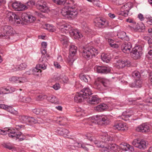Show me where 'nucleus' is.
Here are the masks:
<instances>
[{"label":"nucleus","mask_w":152,"mask_h":152,"mask_svg":"<svg viewBox=\"0 0 152 152\" xmlns=\"http://www.w3.org/2000/svg\"><path fill=\"white\" fill-rule=\"evenodd\" d=\"M110 144V145H109L107 147L108 149H110L111 150H113L114 151H115L117 149V146L115 144H111V143L109 144Z\"/></svg>","instance_id":"obj_51"},{"label":"nucleus","mask_w":152,"mask_h":152,"mask_svg":"<svg viewBox=\"0 0 152 152\" xmlns=\"http://www.w3.org/2000/svg\"><path fill=\"white\" fill-rule=\"evenodd\" d=\"M3 147L9 150H11L13 148V146L10 143H4L3 144Z\"/></svg>","instance_id":"obj_58"},{"label":"nucleus","mask_w":152,"mask_h":152,"mask_svg":"<svg viewBox=\"0 0 152 152\" xmlns=\"http://www.w3.org/2000/svg\"><path fill=\"white\" fill-rule=\"evenodd\" d=\"M132 48V44L130 42H125L121 46V49L122 51L126 53H129L131 52Z\"/></svg>","instance_id":"obj_14"},{"label":"nucleus","mask_w":152,"mask_h":152,"mask_svg":"<svg viewBox=\"0 0 152 152\" xmlns=\"http://www.w3.org/2000/svg\"><path fill=\"white\" fill-rule=\"evenodd\" d=\"M56 132L58 134L64 136V137L68 136L69 133V131L67 129L61 128H58Z\"/></svg>","instance_id":"obj_22"},{"label":"nucleus","mask_w":152,"mask_h":152,"mask_svg":"<svg viewBox=\"0 0 152 152\" xmlns=\"http://www.w3.org/2000/svg\"><path fill=\"white\" fill-rule=\"evenodd\" d=\"M20 2L15 1L12 4V7L17 11V9H18L20 5Z\"/></svg>","instance_id":"obj_49"},{"label":"nucleus","mask_w":152,"mask_h":152,"mask_svg":"<svg viewBox=\"0 0 152 152\" xmlns=\"http://www.w3.org/2000/svg\"><path fill=\"white\" fill-rule=\"evenodd\" d=\"M114 3L117 5H121L123 4L124 1V0H113Z\"/></svg>","instance_id":"obj_62"},{"label":"nucleus","mask_w":152,"mask_h":152,"mask_svg":"<svg viewBox=\"0 0 152 152\" xmlns=\"http://www.w3.org/2000/svg\"><path fill=\"white\" fill-rule=\"evenodd\" d=\"M123 145L124 147L122 148V149L125 151H127L129 150L132 151L134 150L133 147L128 144L124 143Z\"/></svg>","instance_id":"obj_33"},{"label":"nucleus","mask_w":152,"mask_h":152,"mask_svg":"<svg viewBox=\"0 0 152 152\" xmlns=\"http://www.w3.org/2000/svg\"><path fill=\"white\" fill-rule=\"evenodd\" d=\"M117 66H118L119 68H122L126 66L125 61L121 60H119L117 61Z\"/></svg>","instance_id":"obj_41"},{"label":"nucleus","mask_w":152,"mask_h":152,"mask_svg":"<svg viewBox=\"0 0 152 152\" xmlns=\"http://www.w3.org/2000/svg\"><path fill=\"white\" fill-rule=\"evenodd\" d=\"M106 22L107 21L105 19L100 18H96L94 21L96 26L100 28L104 27Z\"/></svg>","instance_id":"obj_15"},{"label":"nucleus","mask_w":152,"mask_h":152,"mask_svg":"<svg viewBox=\"0 0 152 152\" xmlns=\"http://www.w3.org/2000/svg\"><path fill=\"white\" fill-rule=\"evenodd\" d=\"M76 112L77 115L78 116H83L85 113L84 110L80 108H78L76 109Z\"/></svg>","instance_id":"obj_42"},{"label":"nucleus","mask_w":152,"mask_h":152,"mask_svg":"<svg viewBox=\"0 0 152 152\" xmlns=\"http://www.w3.org/2000/svg\"><path fill=\"white\" fill-rule=\"evenodd\" d=\"M126 21L127 22L131 23L132 25V26H134L136 24V22L133 19L131 18H129L126 19Z\"/></svg>","instance_id":"obj_63"},{"label":"nucleus","mask_w":152,"mask_h":152,"mask_svg":"<svg viewBox=\"0 0 152 152\" xmlns=\"http://www.w3.org/2000/svg\"><path fill=\"white\" fill-rule=\"evenodd\" d=\"M1 29L2 33L0 36L3 38H9L10 36L13 33V28L11 26L4 25L1 27Z\"/></svg>","instance_id":"obj_7"},{"label":"nucleus","mask_w":152,"mask_h":152,"mask_svg":"<svg viewBox=\"0 0 152 152\" xmlns=\"http://www.w3.org/2000/svg\"><path fill=\"white\" fill-rule=\"evenodd\" d=\"M10 133H8V135L10 137L15 139H19V141H22L26 139V137L21 132H18L16 129H12V130H9Z\"/></svg>","instance_id":"obj_6"},{"label":"nucleus","mask_w":152,"mask_h":152,"mask_svg":"<svg viewBox=\"0 0 152 152\" xmlns=\"http://www.w3.org/2000/svg\"><path fill=\"white\" fill-rule=\"evenodd\" d=\"M74 6L72 7H65L63 8L61 11V13L65 18L68 19L74 18L77 15V12L75 8L77 6L76 3H73Z\"/></svg>","instance_id":"obj_3"},{"label":"nucleus","mask_w":152,"mask_h":152,"mask_svg":"<svg viewBox=\"0 0 152 152\" xmlns=\"http://www.w3.org/2000/svg\"><path fill=\"white\" fill-rule=\"evenodd\" d=\"M101 84H102L101 77H98L95 80L94 84L97 87L99 88L100 87Z\"/></svg>","instance_id":"obj_45"},{"label":"nucleus","mask_w":152,"mask_h":152,"mask_svg":"<svg viewBox=\"0 0 152 152\" xmlns=\"http://www.w3.org/2000/svg\"><path fill=\"white\" fill-rule=\"evenodd\" d=\"M42 8H37L40 11L44 12V13H47L49 11V7L48 5L47 6H43V7H42Z\"/></svg>","instance_id":"obj_44"},{"label":"nucleus","mask_w":152,"mask_h":152,"mask_svg":"<svg viewBox=\"0 0 152 152\" xmlns=\"http://www.w3.org/2000/svg\"><path fill=\"white\" fill-rule=\"evenodd\" d=\"M79 76L81 80L85 82H88V81L91 80V78L88 75L80 74L79 75Z\"/></svg>","instance_id":"obj_30"},{"label":"nucleus","mask_w":152,"mask_h":152,"mask_svg":"<svg viewBox=\"0 0 152 152\" xmlns=\"http://www.w3.org/2000/svg\"><path fill=\"white\" fill-rule=\"evenodd\" d=\"M44 58V56H42L41 58L39 59L40 63L36 65V68H39L41 70V69L45 70L47 68V63L45 61H44L43 59Z\"/></svg>","instance_id":"obj_18"},{"label":"nucleus","mask_w":152,"mask_h":152,"mask_svg":"<svg viewBox=\"0 0 152 152\" xmlns=\"http://www.w3.org/2000/svg\"><path fill=\"white\" fill-rule=\"evenodd\" d=\"M54 3L58 5H64L66 1V0H52Z\"/></svg>","instance_id":"obj_50"},{"label":"nucleus","mask_w":152,"mask_h":152,"mask_svg":"<svg viewBox=\"0 0 152 152\" xmlns=\"http://www.w3.org/2000/svg\"><path fill=\"white\" fill-rule=\"evenodd\" d=\"M48 5L46 2L43 0H39L37 2L36 7L37 8H42V7H43V6Z\"/></svg>","instance_id":"obj_34"},{"label":"nucleus","mask_w":152,"mask_h":152,"mask_svg":"<svg viewBox=\"0 0 152 152\" xmlns=\"http://www.w3.org/2000/svg\"><path fill=\"white\" fill-rule=\"evenodd\" d=\"M47 99L53 103H56L57 102V99L53 96L51 95L50 96H47Z\"/></svg>","instance_id":"obj_36"},{"label":"nucleus","mask_w":152,"mask_h":152,"mask_svg":"<svg viewBox=\"0 0 152 152\" xmlns=\"http://www.w3.org/2000/svg\"><path fill=\"white\" fill-rule=\"evenodd\" d=\"M101 83L104 87H107L109 84V80L105 78L101 77Z\"/></svg>","instance_id":"obj_37"},{"label":"nucleus","mask_w":152,"mask_h":152,"mask_svg":"<svg viewBox=\"0 0 152 152\" xmlns=\"http://www.w3.org/2000/svg\"><path fill=\"white\" fill-rule=\"evenodd\" d=\"M18 83H22L27 81V79L26 78L23 77H18Z\"/></svg>","instance_id":"obj_56"},{"label":"nucleus","mask_w":152,"mask_h":152,"mask_svg":"<svg viewBox=\"0 0 152 152\" xmlns=\"http://www.w3.org/2000/svg\"><path fill=\"white\" fill-rule=\"evenodd\" d=\"M132 115L129 114L127 113L126 114L125 113H123L122 115V118L123 119L124 118H126L125 120H126V119H128L129 117L131 116Z\"/></svg>","instance_id":"obj_64"},{"label":"nucleus","mask_w":152,"mask_h":152,"mask_svg":"<svg viewBox=\"0 0 152 152\" xmlns=\"http://www.w3.org/2000/svg\"><path fill=\"white\" fill-rule=\"evenodd\" d=\"M47 96L46 95H39L37 96L36 98V100L38 101L42 100L45 98H46Z\"/></svg>","instance_id":"obj_57"},{"label":"nucleus","mask_w":152,"mask_h":152,"mask_svg":"<svg viewBox=\"0 0 152 152\" xmlns=\"http://www.w3.org/2000/svg\"><path fill=\"white\" fill-rule=\"evenodd\" d=\"M86 101L90 104H95L98 103L100 100L97 96H89Z\"/></svg>","instance_id":"obj_19"},{"label":"nucleus","mask_w":152,"mask_h":152,"mask_svg":"<svg viewBox=\"0 0 152 152\" xmlns=\"http://www.w3.org/2000/svg\"><path fill=\"white\" fill-rule=\"evenodd\" d=\"M28 116L24 115L19 116V118L21 122L23 123H27Z\"/></svg>","instance_id":"obj_31"},{"label":"nucleus","mask_w":152,"mask_h":152,"mask_svg":"<svg viewBox=\"0 0 152 152\" xmlns=\"http://www.w3.org/2000/svg\"><path fill=\"white\" fill-rule=\"evenodd\" d=\"M48 113V111L46 110L41 108L40 115L41 116H45L47 115Z\"/></svg>","instance_id":"obj_59"},{"label":"nucleus","mask_w":152,"mask_h":152,"mask_svg":"<svg viewBox=\"0 0 152 152\" xmlns=\"http://www.w3.org/2000/svg\"><path fill=\"white\" fill-rule=\"evenodd\" d=\"M107 41L111 47L115 48H118V45L115 43V42L114 40L111 39L109 38L108 39Z\"/></svg>","instance_id":"obj_29"},{"label":"nucleus","mask_w":152,"mask_h":152,"mask_svg":"<svg viewBox=\"0 0 152 152\" xmlns=\"http://www.w3.org/2000/svg\"><path fill=\"white\" fill-rule=\"evenodd\" d=\"M65 30L68 31L70 33V31H71L73 29L72 27L70 25L66 23L65 24Z\"/></svg>","instance_id":"obj_54"},{"label":"nucleus","mask_w":152,"mask_h":152,"mask_svg":"<svg viewBox=\"0 0 152 152\" xmlns=\"http://www.w3.org/2000/svg\"><path fill=\"white\" fill-rule=\"evenodd\" d=\"M77 51V47L74 45H71L69 49V55L68 59V63L70 66L72 65L73 63L75 60L74 58Z\"/></svg>","instance_id":"obj_8"},{"label":"nucleus","mask_w":152,"mask_h":152,"mask_svg":"<svg viewBox=\"0 0 152 152\" xmlns=\"http://www.w3.org/2000/svg\"><path fill=\"white\" fill-rule=\"evenodd\" d=\"M134 26H130V27L132 28L136 31L143 32L145 30V26L142 23H136Z\"/></svg>","instance_id":"obj_16"},{"label":"nucleus","mask_w":152,"mask_h":152,"mask_svg":"<svg viewBox=\"0 0 152 152\" xmlns=\"http://www.w3.org/2000/svg\"><path fill=\"white\" fill-rule=\"evenodd\" d=\"M132 76L136 79H139L141 77L140 73L138 71H135L132 72Z\"/></svg>","instance_id":"obj_38"},{"label":"nucleus","mask_w":152,"mask_h":152,"mask_svg":"<svg viewBox=\"0 0 152 152\" xmlns=\"http://www.w3.org/2000/svg\"><path fill=\"white\" fill-rule=\"evenodd\" d=\"M94 69L98 73L104 74L109 73L111 71L109 67L102 66H95Z\"/></svg>","instance_id":"obj_11"},{"label":"nucleus","mask_w":152,"mask_h":152,"mask_svg":"<svg viewBox=\"0 0 152 152\" xmlns=\"http://www.w3.org/2000/svg\"><path fill=\"white\" fill-rule=\"evenodd\" d=\"M137 131L142 132H147L150 131L149 125L146 123L142 124L137 126L136 129Z\"/></svg>","instance_id":"obj_12"},{"label":"nucleus","mask_w":152,"mask_h":152,"mask_svg":"<svg viewBox=\"0 0 152 152\" xmlns=\"http://www.w3.org/2000/svg\"><path fill=\"white\" fill-rule=\"evenodd\" d=\"M58 37L61 42V43L64 45H66L68 41V38L66 36L62 35L59 34Z\"/></svg>","instance_id":"obj_25"},{"label":"nucleus","mask_w":152,"mask_h":152,"mask_svg":"<svg viewBox=\"0 0 152 152\" xmlns=\"http://www.w3.org/2000/svg\"><path fill=\"white\" fill-rule=\"evenodd\" d=\"M70 31V34L73 36H74V37L75 38H80L82 36L81 34L78 32L77 29H73L72 30Z\"/></svg>","instance_id":"obj_28"},{"label":"nucleus","mask_w":152,"mask_h":152,"mask_svg":"<svg viewBox=\"0 0 152 152\" xmlns=\"http://www.w3.org/2000/svg\"><path fill=\"white\" fill-rule=\"evenodd\" d=\"M18 100L23 102H29L31 101V99L29 97H26L20 94L18 97Z\"/></svg>","instance_id":"obj_26"},{"label":"nucleus","mask_w":152,"mask_h":152,"mask_svg":"<svg viewBox=\"0 0 152 152\" xmlns=\"http://www.w3.org/2000/svg\"><path fill=\"white\" fill-rule=\"evenodd\" d=\"M9 80L12 82H15L16 83H18V77L13 76L9 78Z\"/></svg>","instance_id":"obj_52"},{"label":"nucleus","mask_w":152,"mask_h":152,"mask_svg":"<svg viewBox=\"0 0 152 152\" xmlns=\"http://www.w3.org/2000/svg\"><path fill=\"white\" fill-rule=\"evenodd\" d=\"M126 33L124 31H122L118 33L117 34L118 38L123 40L124 37H126Z\"/></svg>","instance_id":"obj_53"},{"label":"nucleus","mask_w":152,"mask_h":152,"mask_svg":"<svg viewBox=\"0 0 152 152\" xmlns=\"http://www.w3.org/2000/svg\"><path fill=\"white\" fill-rule=\"evenodd\" d=\"M143 84V80L141 79H136V81L134 83H131L129 84L130 87L132 88H140Z\"/></svg>","instance_id":"obj_20"},{"label":"nucleus","mask_w":152,"mask_h":152,"mask_svg":"<svg viewBox=\"0 0 152 152\" xmlns=\"http://www.w3.org/2000/svg\"><path fill=\"white\" fill-rule=\"evenodd\" d=\"M28 123L31 124H35L38 123V120L35 119L34 118L32 117H30L28 116Z\"/></svg>","instance_id":"obj_43"},{"label":"nucleus","mask_w":152,"mask_h":152,"mask_svg":"<svg viewBox=\"0 0 152 152\" xmlns=\"http://www.w3.org/2000/svg\"><path fill=\"white\" fill-rule=\"evenodd\" d=\"M101 141L97 143V146L100 148H104L106 146L107 144H110V142L112 141L114 142L115 139L113 137V135H109L107 134H105L104 135L101 136Z\"/></svg>","instance_id":"obj_5"},{"label":"nucleus","mask_w":152,"mask_h":152,"mask_svg":"<svg viewBox=\"0 0 152 152\" xmlns=\"http://www.w3.org/2000/svg\"><path fill=\"white\" fill-rule=\"evenodd\" d=\"M12 129H9L7 130H3L0 129V134L3 135H5L10 133L9 130H11Z\"/></svg>","instance_id":"obj_55"},{"label":"nucleus","mask_w":152,"mask_h":152,"mask_svg":"<svg viewBox=\"0 0 152 152\" xmlns=\"http://www.w3.org/2000/svg\"><path fill=\"white\" fill-rule=\"evenodd\" d=\"M148 50L149 51L148 52L146 56L149 60H152V45H150L149 46Z\"/></svg>","instance_id":"obj_40"},{"label":"nucleus","mask_w":152,"mask_h":152,"mask_svg":"<svg viewBox=\"0 0 152 152\" xmlns=\"http://www.w3.org/2000/svg\"><path fill=\"white\" fill-rule=\"evenodd\" d=\"M41 72L42 70H40L39 68H36V67L33 70V74L37 76H39L40 75H41Z\"/></svg>","instance_id":"obj_47"},{"label":"nucleus","mask_w":152,"mask_h":152,"mask_svg":"<svg viewBox=\"0 0 152 152\" xmlns=\"http://www.w3.org/2000/svg\"><path fill=\"white\" fill-rule=\"evenodd\" d=\"M88 124L90 125H93V124L106 126L109 124L110 122V119L106 116L102 115H96L90 117L88 119Z\"/></svg>","instance_id":"obj_2"},{"label":"nucleus","mask_w":152,"mask_h":152,"mask_svg":"<svg viewBox=\"0 0 152 152\" xmlns=\"http://www.w3.org/2000/svg\"><path fill=\"white\" fill-rule=\"evenodd\" d=\"M1 12L6 13V17L10 21H12L14 20L18 24L21 23V19L22 21L28 23H32L36 19L35 17L31 15L25 13L22 14L20 19L18 15L12 12L3 10Z\"/></svg>","instance_id":"obj_1"},{"label":"nucleus","mask_w":152,"mask_h":152,"mask_svg":"<svg viewBox=\"0 0 152 152\" xmlns=\"http://www.w3.org/2000/svg\"><path fill=\"white\" fill-rule=\"evenodd\" d=\"M35 3L33 0H29L26 3L27 6L31 7L35 4Z\"/></svg>","instance_id":"obj_60"},{"label":"nucleus","mask_w":152,"mask_h":152,"mask_svg":"<svg viewBox=\"0 0 152 152\" xmlns=\"http://www.w3.org/2000/svg\"><path fill=\"white\" fill-rule=\"evenodd\" d=\"M28 8V7L27 6L24 5L20 2L19 7L18 9H17V11H22L26 10Z\"/></svg>","instance_id":"obj_48"},{"label":"nucleus","mask_w":152,"mask_h":152,"mask_svg":"<svg viewBox=\"0 0 152 152\" xmlns=\"http://www.w3.org/2000/svg\"><path fill=\"white\" fill-rule=\"evenodd\" d=\"M113 128L115 129L123 131H126L128 129L126 124L120 122L115 123L113 126Z\"/></svg>","instance_id":"obj_17"},{"label":"nucleus","mask_w":152,"mask_h":152,"mask_svg":"<svg viewBox=\"0 0 152 152\" xmlns=\"http://www.w3.org/2000/svg\"><path fill=\"white\" fill-rule=\"evenodd\" d=\"M97 53V50L92 46L86 45L83 47L82 56L86 59H89L95 57Z\"/></svg>","instance_id":"obj_4"},{"label":"nucleus","mask_w":152,"mask_h":152,"mask_svg":"<svg viewBox=\"0 0 152 152\" xmlns=\"http://www.w3.org/2000/svg\"><path fill=\"white\" fill-rule=\"evenodd\" d=\"M86 99L85 97L80 93V92L79 93H77L74 98L75 101L77 103L82 102Z\"/></svg>","instance_id":"obj_23"},{"label":"nucleus","mask_w":152,"mask_h":152,"mask_svg":"<svg viewBox=\"0 0 152 152\" xmlns=\"http://www.w3.org/2000/svg\"><path fill=\"white\" fill-rule=\"evenodd\" d=\"M46 29L51 32H53L55 31V29L54 26L52 25L47 24L46 25Z\"/></svg>","instance_id":"obj_46"},{"label":"nucleus","mask_w":152,"mask_h":152,"mask_svg":"<svg viewBox=\"0 0 152 152\" xmlns=\"http://www.w3.org/2000/svg\"><path fill=\"white\" fill-rule=\"evenodd\" d=\"M7 111L14 115H17L18 114V112L15 110L11 107L8 105L6 110Z\"/></svg>","instance_id":"obj_35"},{"label":"nucleus","mask_w":152,"mask_h":152,"mask_svg":"<svg viewBox=\"0 0 152 152\" xmlns=\"http://www.w3.org/2000/svg\"><path fill=\"white\" fill-rule=\"evenodd\" d=\"M41 108H36L32 110L33 112L36 115H40Z\"/></svg>","instance_id":"obj_61"},{"label":"nucleus","mask_w":152,"mask_h":152,"mask_svg":"<svg viewBox=\"0 0 152 152\" xmlns=\"http://www.w3.org/2000/svg\"><path fill=\"white\" fill-rule=\"evenodd\" d=\"M107 107V105L105 104L102 103L96 106L95 110L99 112L104 110Z\"/></svg>","instance_id":"obj_24"},{"label":"nucleus","mask_w":152,"mask_h":152,"mask_svg":"<svg viewBox=\"0 0 152 152\" xmlns=\"http://www.w3.org/2000/svg\"><path fill=\"white\" fill-rule=\"evenodd\" d=\"M80 92L86 99L93 94L91 90L88 87L84 88Z\"/></svg>","instance_id":"obj_21"},{"label":"nucleus","mask_w":152,"mask_h":152,"mask_svg":"<svg viewBox=\"0 0 152 152\" xmlns=\"http://www.w3.org/2000/svg\"><path fill=\"white\" fill-rule=\"evenodd\" d=\"M132 4L130 3H128L123 5L121 8V12L120 14L124 16L128 15L129 10L132 8Z\"/></svg>","instance_id":"obj_13"},{"label":"nucleus","mask_w":152,"mask_h":152,"mask_svg":"<svg viewBox=\"0 0 152 152\" xmlns=\"http://www.w3.org/2000/svg\"><path fill=\"white\" fill-rule=\"evenodd\" d=\"M146 143L145 141L140 140L138 139L134 140L132 143L134 146L141 150H144L146 148Z\"/></svg>","instance_id":"obj_9"},{"label":"nucleus","mask_w":152,"mask_h":152,"mask_svg":"<svg viewBox=\"0 0 152 152\" xmlns=\"http://www.w3.org/2000/svg\"><path fill=\"white\" fill-rule=\"evenodd\" d=\"M11 88L9 87L7 88H0V94H6L9 93H11L12 91H14L12 90L11 91Z\"/></svg>","instance_id":"obj_27"},{"label":"nucleus","mask_w":152,"mask_h":152,"mask_svg":"<svg viewBox=\"0 0 152 152\" xmlns=\"http://www.w3.org/2000/svg\"><path fill=\"white\" fill-rule=\"evenodd\" d=\"M132 57L134 59L139 58L142 54V48L141 47L136 46L133 48L130 52Z\"/></svg>","instance_id":"obj_10"},{"label":"nucleus","mask_w":152,"mask_h":152,"mask_svg":"<svg viewBox=\"0 0 152 152\" xmlns=\"http://www.w3.org/2000/svg\"><path fill=\"white\" fill-rule=\"evenodd\" d=\"M27 65L26 63H24L18 65L16 67V70H23L25 69L27 67Z\"/></svg>","instance_id":"obj_39"},{"label":"nucleus","mask_w":152,"mask_h":152,"mask_svg":"<svg viewBox=\"0 0 152 152\" xmlns=\"http://www.w3.org/2000/svg\"><path fill=\"white\" fill-rule=\"evenodd\" d=\"M101 58L102 60L104 62L108 63L110 60V57L107 54L102 53L101 55Z\"/></svg>","instance_id":"obj_32"}]
</instances>
